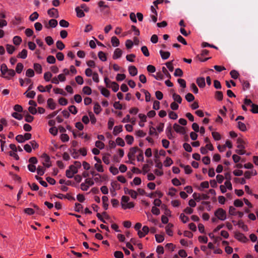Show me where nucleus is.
<instances>
[{
	"label": "nucleus",
	"instance_id": "bb28decb",
	"mask_svg": "<svg viewBox=\"0 0 258 258\" xmlns=\"http://www.w3.org/2000/svg\"><path fill=\"white\" fill-rule=\"evenodd\" d=\"M6 49H7V52L9 54H12L14 52V51L15 50V47L12 45L7 44Z\"/></svg>",
	"mask_w": 258,
	"mask_h": 258
},
{
	"label": "nucleus",
	"instance_id": "6ab92c4d",
	"mask_svg": "<svg viewBox=\"0 0 258 258\" xmlns=\"http://www.w3.org/2000/svg\"><path fill=\"white\" fill-rule=\"evenodd\" d=\"M111 42L114 47L118 46L119 45V39L116 36H113L111 38Z\"/></svg>",
	"mask_w": 258,
	"mask_h": 258
},
{
	"label": "nucleus",
	"instance_id": "f8f14e48",
	"mask_svg": "<svg viewBox=\"0 0 258 258\" xmlns=\"http://www.w3.org/2000/svg\"><path fill=\"white\" fill-rule=\"evenodd\" d=\"M122 131V125L115 126L113 128V134L114 136H117L118 133Z\"/></svg>",
	"mask_w": 258,
	"mask_h": 258
},
{
	"label": "nucleus",
	"instance_id": "5fc2aeb1",
	"mask_svg": "<svg viewBox=\"0 0 258 258\" xmlns=\"http://www.w3.org/2000/svg\"><path fill=\"white\" fill-rule=\"evenodd\" d=\"M48 24L50 27L54 28L57 25V21L55 19H51L49 21Z\"/></svg>",
	"mask_w": 258,
	"mask_h": 258
},
{
	"label": "nucleus",
	"instance_id": "20e7f679",
	"mask_svg": "<svg viewBox=\"0 0 258 258\" xmlns=\"http://www.w3.org/2000/svg\"><path fill=\"white\" fill-rule=\"evenodd\" d=\"M235 237L236 239L242 242H246L248 239L244 236V235L241 233L237 232L235 234Z\"/></svg>",
	"mask_w": 258,
	"mask_h": 258
},
{
	"label": "nucleus",
	"instance_id": "c756f323",
	"mask_svg": "<svg viewBox=\"0 0 258 258\" xmlns=\"http://www.w3.org/2000/svg\"><path fill=\"white\" fill-rule=\"evenodd\" d=\"M134 204L133 202L127 203L126 204L122 203V208L123 209H131L134 207Z\"/></svg>",
	"mask_w": 258,
	"mask_h": 258
},
{
	"label": "nucleus",
	"instance_id": "7c9ffc66",
	"mask_svg": "<svg viewBox=\"0 0 258 258\" xmlns=\"http://www.w3.org/2000/svg\"><path fill=\"white\" fill-rule=\"evenodd\" d=\"M237 127L240 131L242 132H245L246 131V127L245 124L241 121L238 122Z\"/></svg>",
	"mask_w": 258,
	"mask_h": 258
},
{
	"label": "nucleus",
	"instance_id": "13d9d810",
	"mask_svg": "<svg viewBox=\"0 0 258 258\" xmlns=\"http://www.w3.org/2000/svg\"><path fill=\"white\" fill-rule=\"evenodd\" d=\"M69 111L73 114H76L77 113L78 110L77 108L74 105H71L69 107Z\"/></svg>",
	"mask_w": 258,
	"mask_h": 258
},
{
	"label": "nucleus",
	"instance_id": "7ed1b4c3",
	"mask_svg": "<svg viewBox=\"0 0 258 258\" xmlns=\"http://www.w3.org/2000/svg\"><path fill=\"white\" fill-rule=\"evenodd\" d=\"M140 150L137 147L131 148L130 150V152L127 154V157L129 159L135 160V154L136 153Z\"/></svg>",
	"mask_w": 258,
	"mask_h": 258
},
{
	"label": "nucleus",
	"instance_id": "49530a36",
	"mask_svg": "<svg viewBox=\"0 0 258 258\" xmlns=\"http://www.w3.org/2000/svg\"><path fill=\"white\" fill-rule=\"evenodd\" d=\"M212 135L215 140L219 141V140H221V135H220V134L219 133L213 132L212 133Z\"/></svg>",
	"mask_w": 258,
	"mask_h": 258
},
{
	"label": "nucleus",
	"instance_id": "5701e85b",
	"mask_svg": "<svg viewBox=\"0 0 258 258\" xmlns=\"http://www.w3.org/2000/svg\"><path fill=\"white\" fill-rule=\"evenodd\" d=\"M102 202H103V207L105 210H107L108 206V204L107 203L108 199L106 196H103L102 198Z\"/></svg>",
	"mask_w": 258,
	"mask_h": 258
},
{
	"label": "nucleus",
	"instance_id": "ea45409f",
	"mask_svg": "<svg viewBox=\"0 0 258 258\" xmlns=\"http://www.w3.org/2000/svg\"><path fill=\"white\" fill-rule=\"evenodd\" d=\"M23 68H24L23 64L21 62H19L18 63H17V66H16V72L18 74L21 73L23 69Z\"/></svg>",
	"mask_w": 258,
	"mask_h": 258
},
{
	"label": "nucleus",
	"instance_id": "b1692460",
	"mask_svg": "<svg viewBox=\"0 0 258 258\" xmlns=\"http://www.w3.org/2000/svg\"><path fill=\"white\" fill-rule=\"evenodd\" d=\"M39 17V14L37 12H33L30 16L29 20L31 21H34L38 19Z\"/></svg>",
	"mask_w": 258,
	"mask_h": 258
},
{
	"label": "nucleus",
	"instance_id": "a211bd4d",
	"mask_svg": "<svg viewBox=\"0 0 258 258\" xmlns=\"http://www.w3.org/2000/svg\"><path fill=\"white\" fill-rule=\"evenodd\" d=\"M180 166L184 169L185 173L186 174H190L192 171L189 165H184L182 164H180Z\"/></svg>",
	"mask_w": 258,
	"mask_h": 258
},
{
	"label": "nucleus",
	"instance_id": "864d4df0",
	"mask_svg": "<svg viewBox=\"0 0 258 258\" xmlns=\"http://www.w3.org/2000/svg\"><path fill=\"white\" fill-rule=\"evenodd\" d=\"M27 91L24 93L25 95L27 96V97L29 98H34L35 96V92L34 91H31L27 93Z\"/></svg>",
	"mask_w": 258,
	"mask_h": 258
},
{
	"label": "nucleus",
	"instance_id": "f257e3e1",
	"mask_svg": "<svg viewBox=\"0 0 258 258\" xmlns=\"http://www.w3.org/2000/svg\"><path fill=\"white\" fill-rule=\"evenodd\" d=\"M217 218L222 221H224L226 218V211L222 208L218 209L214 213Z\"/></svg>",
	"mask_w": 258,
	"mask_h": 258
},
{
	"label": "nucleus",
	"instance_id": "680f3d73",
	"mask_svg": "<svg viewBox=\"0 0 258 258\" xmlns=\"http://www.w3.org/2000/svg\"><path fill=\"white\" fill-rule=\"evenodd\" d=\"M125 140L128 144L131 145L133 143L134 138L131 135H126L125 137Z\"/></svg>",
	"mask_w": 258,
	"mask_h": 258
},
{
	"label": "nucleus",
	"instance_id": "393cba45",
	"mask_svg": "<svg viewBox=\"0 0 258 258\" xmlns=\"http://www.w3.org/2000/svg\"><path fill=\"white\" fill-rule=\"evenodd\" d=\"M13 40L14 44L16 45H20L22 41V38L20 36H15L13 38Z\"/></svg>",
	"mask_w": 258,
	"mask_h": 258
},
{
	"label": "nucleus",
	"instance_id": "e2e57ef3",
	"mask_svg": "<svg viewBox=\"0 0 258 258\" xmlns=\"http://www.w3.org/2000/svg\"><path fill=\"white\" fill-rule=\"evenodd\" d=\"M45 41L48 45H51L53 44L54 41L51 36H47L45 37Z\"/></svg>",
	"mask_w": 258,
	"mask_h": 258
},
{
	"label": "nucleus",
	"instance_id": "a19ab883",
	"mask_svg": "<svg viewBox=\"0 0 258 258\" xmlns=\"http://www.w3.org/2000/svg\"><path fill=\"white\" fill-rule=\"evenodd\" d=\"M185 99L187 101L190 102L194 100L195 97L194 96L190 93H187L185 96Z\"/></svg>",
	"mask_w": 258,
	"mask_h": 258
},
{
	"label": "nucleus",
	"instance_id": "69168bd1",
	"mask_svg": "<svg viewBox=\"0 0 258 258\" xmlns=\"http://www.w3.org/2000/svg\"><path fill=\"white\" fill-rule=\"evenodd\" d=\"M12 116L18 120H21L23 118V116L18 112H13Z\"/></svg>",
	"mask_w": 258,
	"mask_h": 258
},
{
	"label": "nucleus",
	"instance_id": "473e14b6",
	"mask_svg": "<svg viewBox=\"0 0 258 258\" xmlns=\"http://www.w3.org/2000/svg\"><path fill=\"white\" fill-rule=\"evenodd\" d=\"M56 46L57 49L60 50H62L65 47L64 44L60 40H58L56 43Z\"/></svg>",
	"mask_w": 258,
	"mask_h": 258
},
{
	"label": "nucleus",
	"instance_id": "f03ea898",
	"mask_svg": "<svg viewBox=\"0 0 258 258\" xmlns=\"http://www.w3.org/2000/svg\"><path fill=\"white\" fill-rule=\"evenodd\" d=\"M174 131L177 133H180L183 135H184L186 134V131L185 130V128L175 123L173 124V126Z\"/></svg>",
	"mask_w": 258,
	"mask_h": 258
},
{
	"label": "nucleus",
	"instance_id": "c03bdc74",
	"mask_svg": "<svg viewBox=\"0 0 258 258\" xmlns=\"http://www.w3.org/2000/svg\"><path fill=\"white\" fill-rule=\"evenodd\" d=\"M101 110V109L100 105L98 103H95L94 106V112L96 114H98L100 112Z\"/></svg>",
	"mask_w": 258,
	"mask_h": 258
},
{
	"label": "nucleus",
	"instance_id": "f704fd0d",
	"mask_svg": "<svg viewBox=\"0 0 258 258\" xmlns=\"http://www.w3.org/2000/svg\"><path fill=\"white\" fill-rule=\"evenodd\" d=\"M35 178L39 182L40 184H41L44 187H47L48 186L47 183L44 180H42V178L38 175L35 176Z\"/></svg>",
	"mask_w": 258,
	"mask_h": 258
},
{
	"label": "nucleus",
	"instance_id": "423d86ee",
	"mask_svg": "<svg viewBox=\"0 0 258 258\" xmlns=\"http://www.w3.org/2000/svg\"><path fill=\"white\" fill-rule=\"evenodd\" d=\"M122 53V50L120 48H116L115 49L112 58L114 59L119 58L121 57Z\"/></svg>",
	"mask_w": 258,
	"mask_h": 258
},
{
	"label": "nucleus",
	"instance_id": "79ce46f5",
	"mask_svg": "<svg viewBox=\"0 0 258 258\" xmlns=\"http://www.w3.org/2000/svg\"><path fill=\"white\" fill-rule=\"evenodd\" d=\"M237 225L241 227L243 230L244 231H248V227L247 226L244 224V223L241 221L240 220L238 222Z\"/></svg>",
	"mask_w": 258,
	"mask_h": 258
},
{
	"label": "nucleus",
	"instance_id": "052dcab7",
	"mask_svg": "<svg viewBox=\"0 0 258 258\" xmlns=\"http://www.w3.org/2000/svg\"><path fill=\"white\" fill-rule=\"evenodd\" d=\"M234 205L237 207H241L243 205V203L242 201L237 199L234 202Z\"/></svg>",
	"mask_w": 258,
	"mask_h": 258
},
{
	"label": "nucleus",
	"instance_id": "c9c22d12",
	"mask_svg": "<svg viewBox=\"0 0 258 258\" xmlns=\"http://www.w3.org/2000/svg\"><path fill=\"white\" fill-rule=\"evenodd\" d=\"M46 61L50 64H54L56 62V59L53 55H49L46 58Z\"/></svg>",
	"mask_w": 258,
	"mask_h": 258
},
{
	"label": "nucleus",
	"instance_id": "4468645a",
	"mask_svg": "<svg viewBox=\"0 0 258 258\" xmlns=\"http://www.w3.org/2000/svg\"><path fill=\"white\" fill-rule=\"evenodd\" d=\"M76 12L77 13V16L79 18H82L85 16L84 11L80 9V7H77L75 9Z\"/></svg>",
	"mask_w": 258,
	"mask_h": 258
},
{
	"label": "nucleus",
	"instance_id": "39448f33",
	"mask_svg": "<svg viewBox=\"0 0 258 258\" xmlns=\"http://www.w3.org/2000/svg\"><path fill=\"white\" fill-rule=\"evenodd\" d=\"M47 13L50 17L57 18L58 17V11L55 8L49 9L47 11Z\"/></svg>",
	"mask_w": 258,
	"mask_h": 258
},
{
	"label": "nucleus",
	"instance_id": "9d476101",
	"mask_svg": "<svg viewBox=\"0 0 258 258\" xmlns=\"http://www.w3.org/2000/svg\"><path fill=\"white\" fill-rule=\"evenodd\" d=\"M16 74V73L15 71L13 69H9L7 75H5L4 77V78H6L7 79H10L11 77H14Z\"/></svg>",
	"mask_w": 258,
	"mask_h": 258
},
{
	"label": "nucleus",
	"instance_id": "e433bc0d",
	"mask_svg": "<svg viewBox=\"0 0 258 258\" xmlns=\"http://www.w3.org/2000/svg\"><path fill=\"white\" fill-rule=\"evenodd\" d=\"M52 76V74L50 72H47L44 74V79L46 82H49Z\"/></svg>",
	"mask_w": 258,
	"mask_h": 258
},
{
	"label": "nucleus",
	"instance_id": "2eb2a0df",
	"mask_svg": "<svg viewBox=\"0 0 258 258\" xmlns=\"http://www.w3.org/2000/svg\"><path fill=\"white\" fill-rule=\"evenodd\" d=\"M166 134L169 139H172L173 137L172 134V127L171 125L168 126L166 129Z\"/></svg>",
	"mask_w": 258,
	"mask_h": 258
},
{
	"label": "nucleus",
	"instance_id": "603ef678",
	"mask_svg": "<svg viewBox=\"0 0 258 258\" xmlns=\"http://www.w3.org/2000/svg\"><path fill=\"white\" fill-rule=\"evenodd\" d=\"M116 143L118 145H119L121 147H123L125 145V143H124L123 140L122 138H119V137H118L116 139Z\"/></svg>",
	"mask_w": 258,
	"mask_h": 258
},
{
	"label": "nucleus",
	"instance_id": "72a5a7b5",
	"mask_svg": "<svg viewBox=\"0 0 258 258\" xmlns=\"http://www.w3.org/2000/svg\"><path fill=\"white\" fill-rule=\"evenodd\" d=\"M110 88H111L114 92H116L119 89V85L116 82H112L111 83V86Z\"/></svg>",
	"mask_w": 258,
	"mask_h": 258
},
{
	"label": "nucleus",
	"instance_id": "de8ad7c7",
	"mask_svg": "<svg viewBox=\"0 0 258 258\" xmlns=\"http://www.w3.org/2000/svg\"><path fill=\"white\" fill-rule=\"evenodd\" d=\"M55 94H59L63 96H66L67 93L62 89L60 88H55L53 89Z\"/></svg>",
	"mask_w": 258,
	"mask_h": 258
},
{
	"label": "nucleus",
	"instance_id": "bf43d9fd",
	"mask_svg": "<svg viewBox=\"0 0 258 258\" xmlns=\"http://www.w3.org/2000/svg\"><path fill=\"white\" fill-rule=\"evenodd\" d=\"M26 76L28 77H33L34 76V72L31 69H29L26 72Z\"/></svg>",
	"mask_w": 258,
	"mask_h": 258
},
{
	"label": "nucleus",
	"instance_id": "3c124183",
	"mask_svg": "<svg viewBox=\"0 0 258 258\" xmlns=\"http://www.w3.org/2000/svg\"><path fill=\"white\" fill-rule=\"evenodd\" d=\"M34 119V117L30 115L27 112L25 115V121L28 122H31Z\"/></svg>",
	"mask_w": 258,
	"mask_h": 258
},
{
	"label": "nucleus",
	"instance_id": "4c0bfd02",
	"mask_svg": "<svg viewBox=\"0 0 258 258\" xmlns=\"http://www.w3.org/2000/svg\"><path fill=\"white\" fill-rule=\"evenodd\" d=\"M83 92L86 95H89L92 93V90L90 87L88 86H85L82 90Z\"/></svg>",
	"mask_w": 258,
	"mask_h": 258
},
{
	"label": "nucleus",
	"instance_id": "dca6fc26",
	"mask_svg": "<svg viewBox=\"0 0 258 258\" xmlns=\"http://www.w3.org/2000/svg\"><path fill=\"white\" fill-rule=\"evenodd\" d=\"M173 226V224H170V223H169L168 224V225L166 226L165 227V229H166V233L169 235V236H172L173 235V231L171 229V228Z\"/></svg>",
	"mask_w": 258,
	"mask_h": 258
},
{
	"label": "nucleus",
	"instance_id": "58836bf2",
	"mask_svg": "<svg viewBox=\"0 0 258 258\" xmlns=\"http://www.w3.org/2000/svg\"><path fill=\"white\" fill-rule=\"evenodd\" d=\"M98 55L101 60L105 61L107 60L106 54L103 51H99Z\"/></svg>",
	"mask_w": 258,
	"mask_h": 258
},
{
	"label": "nucleus",
	"instance_id": "c85d7f7f",
	"mask_svg": "<svg viewBox=\"0 0 258 258\" xmlns=\"http://www.w3.org/2000/svg\"><path fill=\"white\" fill-rule=\"evenodd\" d=\"M0 137L2 138V139L0 140L1 142V148L2 151H4V145L6 143L5 140L6 139V137L5 135L1 134L0 135Z\"/></svg>",
	"mask_w": 258,
	"mask_h": 258
},
{
	"label": "nucleus",
	"instance_id": "412c9836",
	"mask_svg": "<svg viewBox=\"0 0 258 258\" xmlns=\"http://www.w3.org/2000/svg\"><path fill=\"white\" fill-rule=\"evenodd\" d=\"M215 98L218 101H222L223 98V93L221 91H216L215 93Z\"/></svg>",
	"mask_w": 258,
	"mask_h": 258
},
{
	"label": "nucleus",
	"instance_id": "f3484780",
	"mask_svg": "<svg viewBox=\"0 0 258 258\" xmlns=\"http://www.w3.org/2000/svg\"><path fill=\"white\" fill-rule=\"evenodd\" d=\"M47 105L52 110L55 108V103L53 102V100L52 98H49L47 100Z\"/></svg>",
	"mask_w": 258,
	"mask_h": 258
},
{
	"label": "nucleus",
	"instance_id": "6e6d98bb",
	"mask_svg": "<svg viewBox=\"0 0 258 258\" xmlns=\"http://www.w3.org/2000/svg\"><path fill=\"white\" fill-rule=\"evenodd\" d=\"M173 164V161L170 157H167L165 161H164V165L166 167L170 166Z\"/></svg>",
	"mask_w": 258,
	"mask_h": 258
},
{
	"label": "nucleus",
	"instance_id": "4be33fe9",
	"mask_svg": "<svg viewBox=\"0 0 258 258\" xmlns=\"http://www.w3.org/2000/svg\"><path fill=\"white\" fill-rule=\"evenodd\" d=\"M27 56V50L25 49H24L22 50L21 52H20L17 57L19 58H22L23 59H25Z\"/></svg>",
	"mask_w": 258,
	"mask_h": 258
},
{
	"label": "nucleus",
	"instance_id": "37998d69",
	"mask_svg": "<svg viewBox=\"0 0 258 258\" xmlns=\"http://www.w3.org/2000/svg\"><path fill=\"white\" fill-rule=\"evenodd\" d=\"M141 51L145 56H149L150 55V53L147 46H142L141 47Z\"/></svg>",
	"mask_w": 258,
	"mask_h": 258
},
{
	"label": "nucleus",
	"instance_id": "774afa93",
	"mask_svg": "<svg viewBox=\"0 0 258 258\" xmlns=\"http://www.w3.org/2000/svg\"><path fill=\"white\" fill-rule=\"evenodd\" d=\"M114 255L116 258H123V254L121 251H115Z\"/></svg>",
	"mask_w": 258,
	"mask_h": 258
},
{
	"label": "nucleus",
	"instance_id": "09e8293b",
	"mask_svg": "<svg viewBox=\"0 0 258 258\" xmlns=\"http://www.w3.org/2000/svg\"><path fill=\"white\" fill-rule=\"evenodd\" d=\"M174 75L175 77H181L183 75V72L179 68L176 69L174 73Z\"/></svg>",
	"mask_w": 258,
	"mask_h": 258
},
{
	"label": "nucleus",
	"instance_id": "a878e982",
	"mask_svg": "<svg viewBox=\"0 0 258 258\" xmlns=\"http://www.w3.org/2000/svg\"><path fill=\"white\" fill-rule=\"evenodd\" d=\"M240 82L242 83L243 86V89L245 90V89H247L250 87V84L249 82L247 81L241 80V79H239Z\"/></svg>",
	"mask_w": 258,
	"mask_h": 258
},
{
	"label": "nucleus",
	"instance_id": "a18cd8bd",
	"mask_svg": "<svg viewBox=\"0 0 258 258\" xmlns=\"http://www.w3.org/2000/svg\"><path fill=\"white\" fill-rule=\"evenodd\" d=\"M230 74L231 75V77L234 79H236L237 78H238L239 76L238 72L234 70H232L230 72Z\"/></svg>",
	"mask_w": 258,
	"mask_h": 258
},
{
	"label": "nucleus",
	"instance_id": "cd10ccee",
	"mask_svg": "<svg viewBox=\"0 0 258 258\" xmlns=\"http://www.w3.org/2000/svg\"><path fill=\"white\" fill-rule=\"evenodd\" d=\"M34 69L37 73L41 74L42 73V67L39 63H34Z\"/></svg>",
	"mask_w": 258,
	"mask_h": 258
},
{
	"label": "nucleus",
	"instance_id": "6e6552de",
	"mask_svg": "<svg viewBox=\"0 0 258 258\" xmlns=\"http://www.w3.org/2000/svg\"><path fill=\"white\" fill-rule=\"evenodd\" d=\"M128 72L132 76H135L138 74L137 69L134 66H131L128 67Z\"/></svg>",
	"mask_w": 258,
	"mask_h": 258
},
{
	"label": "nucleus",
	"instance_id": "2f4dec72",
	"mask_svg": "<svg viewBox=\"0 0 258 258\" xmlns=\"http://www.w3.org/2000/svg\"><path fill=\"white\" fill-rule=\"evenodd\" d=\"M237 147L238 149H244L245 147L243 145V141L241 138H238L237 139Z\"/></svg>",
	"mask_w": 258,
	"mask_h": 258
},
{
	"label": "nucleus",
	"instance_id": "4d7b16f0",
	"mask_svg": "<svg viewBox=\"0 0 258 258\" xmlns=\"http://www.w3.org/2000/svg\"><path fill=\"white\" fill-rule=\"evenodd\" d=\"M96 169L99 172H103L104 171V169L102 165L99 163H96L94 165Z\"/></svg>",
	"mask_w": 258,
	"mask_h": 258
},
{
	"label": "nucleus",
	"instance_id": "0eeeda50",
	"mask_svg": "<svg viewBox=\"0 0 258 258\" xmlns=\"http://www.w3.org/2000/svg\"><path fill=\"white\" fill-rule=\"evenodd\" d=\"M196 82L200 88H204L206 85L205 80L204 77L198 78Z\"/></svg>",
	"mask_w": 258,
	"mask_h": 258
},
{
	"label": "nucleus",
	"instance_id": "ddd939ff",
	"mask_svg": "<svg viewBox=\"0 0 258 258\" xmlns=\"http://www.w3.org/2000/svg\"><path fill=\"white\" fill-rule=\"evenodd\" d=\"M8 70L9 69L5 63H3L1 65V72L3 77L5 76V75H7Z\"/></svg>",
	"mask_w": 258,
	"mask_h": 258
},
{
	"label": "nucleus",
	"instance_id": "aec40b11",
	"mask_svg": "<svg viewBox=\"0 0 258 258\" xmlns=\"http://www.w3.org/2000/svg\"><path fill=\"white\" fill-rule=\"evenodd\" d=\"M99 89L100 90L101 93L106 97H109L110 95L109 91L106 88L100 87Z\"/></svg>",
	"mask_w": 258,
	"mask_h": 258
},
{
	"label": "nucleus",
	"instance_id": "1a4fd4ad",
	"mask_svg": "<svg viewBox=\"0 0 258 258\" xmlns=\"http://www.w3.org/2000/svg\"><path fill=\"white\" fill-rule=\"evenodd\" d=\"M159 52L163 59H167L170 55V53L169 51H164L161 50Z\"/></svg>",
	"mask_w": 258,
	"mask_h": 258
},
{
	"label": "nucleus",
	"instance_id": "8fccbe9b",
	"mask_svg": "<svg viewBox=\"0 0 258 258\" xmlns=\"http://www.w3.org/2000/svg\"><path fill=\"white\" fill-rule=\"evenodd\" d=\"M155 236L156 241L158 243H161L164 240V236L162 235L156 234Z\"/></svg>",
	"mask_w": 258,
	"mask_h": 258
},
{
	"label": "nucleus",
	"instance_id": "338daca9",
	"mask_svg": "<svg viewBox=\"0 0 258 258\" xmlns=\"http://www.w3.org/2000/svg\"><path fill=\"white\" fill-rule=\"evenodd\" d=\"M252 107V109H251V111L253 113H258V105H256L254 104H251V105Z\"/></svg>",
	"mask_w": 258,
	"mask_h": 258
},
{
	"label": "nucleus",
	"instance_id": "9b49d317",
	"mask_svg": "<svg viewBox=\"0 0 258 258\" xmlns=\"http://www.w3.org/2000/svg\"><path fill=\"white\" fill-rule=\"evenodd\" d=\"M172 98L174 100V102H176L180 104L182 102V98L180 96L175 93H174L172 94Z\"/></svg>",
	"mask_w": 258,
	"mask_h": 258
},
{
	"label": "nucleus",
	"instance_id": "0e129e2a",
	"mask_svg": "<svg viewBox=\"0 0 258 258\" xmlns=\"http://www.w3.org/2000/svg\"><path fill=\"white\" fill-rule=\"evenodd\" d=\"M180 219L183 223H185L189 221L188 217L186 216L184 214L181 213L180 215Z\"/></svg>",
	"mask_w": 258,
	"mask_h": 258
}]
</instances>
